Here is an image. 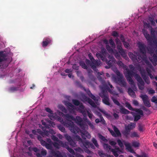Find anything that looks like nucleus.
Wrapping results in <instances>:
<instances>
[{
  "label": "nucleus",
  "instance_id": "nucleus-1",
  "mask_svg": "<svg viewBox=\"0 0 157 157\" xmlns=\"http://www.w3.org/2000/svg\"><path fill=\"white\" fill-rule=\"evenodd\" d=\"M107 52L106 50L105 49H102L100 53L97 52L96 55L99 59L101 60L103 62H105L108 65V66H106L105 68H109L112 66V63H115L116 59L113 57L109 56V60H108L105 56Z\"/></svg>",
  "mask_w": 157,
  "mask_h": 157
},
{
  "label": "nucleus",
  "instance_id": "nucleus-2",
  "mask_svg": "<svg viewBox=\"0 0 157 157\" xmlns=\"http://www.w3.org/2000/svg\"><path fill=\"white\" fill-rule=\"evenodd\" d=\"M128 55L129 58L134 62H138L140 63L144 61V57H146V55H140L138 52H136L135 54H134L132 52L128 53Z\"/></svg>",
  "mask_w": 157,
  "mask_h": 157
},
{
  "label": "nucleus",
  "instance_id": "nucleus-3",
  "mask_svg": "<svg viewBox=\"0 0 157 157\" xmlns=\"http://www.w3.org/2000/svg\"><path fill=\"white\" fill-rule=\"evenodd\" d=\"M99 95L102 98V101L104 104L110 106H111L109 102V94L106 90H103Z\"/></svg>",
  "mask_w": 157,
  "mask_h": 157
},
{
  "label": "nucleus",
  "instance_id": "nucleus-4",
  "mask_svg": "<svg viewBox=\"0 0 157 157\" xmlns=\"http://www.w3.org/2000/svg\"><path fill=\"white\" fill-rule=\"evenodd\" d=\"M63 124L65 126L68 127L71 132L75 134L78 133L81 131L79 128L75 125L74 122L72 121L63 122Z\"/></svg>",
  "mask_w": 157,
  "mask_h": 157
},
{
  "label": "nucleus",
  "instance_id": "nucleus-5",
  "mask_svg": "<svg viewBox=\"0 0 157 157\" xmlns=\"http://www.w3.org/2000/svg\"><path fill=\"white\" fill-rule=\"evenodd\" d=\"M143 34L144 37L147 41L148 43H149L150 45H152L153 44L152 42L156 47L157 48V40L155 39L152 41V38L148 33L147 31L145 29H143L142 30Z\"/></svg>",
  "mask_w": 157,
  "mask_h": 157
},
{
  "label": "nucleus",
  "instance_id": "nucleus-6",
  "mask_svg": "<svg viewBox=\"0 0 157 157\" xmlns=\"http://www.w3.org/2000/svg\"><path fill=\"white\" fill-rule=\"evenodd\" d=\"M72 101L73 104L75 105L76 106L79 105V108L78 110L80 113L82 114L83 117H86L87 116L85 109V107L83 105L82 103H80L78 100L76 99H73Z\"/></svg>",
  "mask_w": 157,
  "mask_h": 157
},
{
  "label": "nucleus",
  "instance_id": "nucleus-7",
  "mask_svg": "<svg viewBox=\"0 0 157 157\" xmlns=\"http://www.w3.org/2000/svg\"><path fill=\"white\" fill-rule=\"evenodd\" d=\"M75 122L78 125L80 126L81 128L83 129L88 127V125L86 124L85 122L82 118L80 116H77L75 118V120H74Z\"/></svg>",
  "mask_w": 157,
  "mask_h": 157
},
{
  "label": "nucleus",
  "instance_id": "nucleus-8",
  "mask_svg": "<svg viewBox=\"0 0 157 157\" xmlns=\"http://www.w3.org/2000/svg\"><path fill=\"white\" fill-rule=\"evenodd\" d=\"M135 78L137 81L139 82L138 86L139 89L143 90L144 88V83L140 76L138 74H136L135 76Z\"/></svg>",
  "mask_w": 157,
  "mask_h": 157
},
{
  "label": "nucleus",
  "instance_id": "nucleus-9",
  "mask_svg": "<svg viewBox=\"0 0 157 157\" xmlns=\"http://www.w3.org/2000/svg\"><path fill=\"white\" fill-rule=\"evenodd\" d=\"M113 129L114 131L110 128L108 129V130L113 136L117 137H121V135L120 131L116 126H113Z\"/></svg>",
  "mask_w": 157,
  "mask_h": 157
},
{
  "label": "nucleus",
  "instance_id": "nucleus-10",
  "mask_svg": "<svg viewBox=\"0 0 157 157\" xmlns=\"http://www.w3.org/2000/svg\"><path fill=\"white\" fill-rule=\"evenodd\" d=\"M113 129L114 131L110 128L108 129V130L113 136L117 137H121V135L120 131L116 126H113Z\"/></svg>",
  "mask_w": 157,
  "mask_h": 157
},
{
  "label": "nucleus",
  "instance_id": "nucleus-11",
  "mask_svg": "<svg viewBox=\"0 0 157 157\" xmlns=\"http://www.w3.org/2000/svg\"><path fill=\"white\" fill-rule=\"evenodd\" d=\"M138 48L140 52L143 54L146 55L147 47L143 43L141 42H139L138 44Z\"/></svg>",
  "mask_w": 157,
  "mask_h": 157
},
{
  "label": "nucleus",
  "instance_id": "nucleus-12",
  "mask_svg": "<svg viewBox=\"0 0 157 157\" xmlns=\"http://www.w3.org/2000/svg\"><path fill=\"white\" fill-rule=\"evenodd\" d=\"M141 98L142 99L143 102L145 106L147 107H151V104L149 100L148 97L146 95H143L140 96Z\"/></svg>",
  "mask_w": 157,
  "mask_h": 157
},
{
  "label": "nucleus",
  "instance_id": "nucleus-13",
  "mask_svg": "<svg viewBox=\"0 0 157 157\" xmlns=\"http://www.w3.org/2000/svg\"><path fill=\"white\" fill-rule=\"evenodd\" d=\"M114 149H112L111 151L115 157H118L119 154L122 152L121 149L118 147L115 146Z\"/></svg>",
  "mask_w": 157,
  "mask_h": 157
},
{
  "label": "nucleus",
  "instance_id": "nucleus-14",
  "mask_svg": "<svg viewBox=\"0 0 157 157\" xmlns=\"http://www.w3.org/2000/svg\"><path fill=\"white\" fill-rule=\"evenodd\" d=\"M52 39L48 37H45L42 42V45L43 47H45L48 45L52 44Z\"/></svg>",
  "mask_w": 157,
  "mask_h": 157
},
{
  "label": "nucleus",
  "instance_id": "nucleus-15",
  "mask_svg": "<svg viewBox=\"0 0 157 157\" xmlns=\"http://www.w3.org/2000/svg\"><path fill=\"white\" fill-rule=\"evenodd\" d=\"M67 144V143H65V144L64 146V147L66 148L68 151L71 154H70V155H72L74 156L75 157H76V154H79V153H75L74 150L70 148L69 146ZM69 155H68V156Z\"/></svg>",
  "mask_w": 157,
  "mask_h": 157
},
{
  "label": "nucleus",
  "instance_id": "nucleus-16",
  "mask_svg": "<svg viewBox=\"0 0 157 157\" xmlns=\"http://www.w3.org/2000/svg\"><path fill=\"white\" fill-rule=\"evenodd\" d=\"M91 61V64L90 66L94 70L96 69V66H98L100 64V63L98 60H96L94 59Z\"/></svg>",
  "mask_w": 157,
  "mask_h": 157
},
{
  "label": "nucleus",
  "instance_id": "nucleus-17",
  "mask_svg": "<svg viewBox=\"0 0 157 157\" xmlns=\"http://www.w3.org/2000/svg\"><path fill=\"white\" fill-rule=\"evenodd\" d=\"M57 142H55L52 143L55 147L58 149L59 148L60 146L64 147L65 143H64L61 140H59Z\"/></svg>",
  "mask_w": 157,
  "mask_h": 157
},
{
  "label": "nucleus",
  "instance_id": "nucleus-18",
  "mask_svg": "<svg viewBox=\"0 0 157 157\" xmlns=\"http://www.w3.org/2000/svg\"><path fill=\"white\" fill-rule=\"evenodd\" d=\"M66 105L67 106L70 107L71 108H68V110L69 112L73 114H75V106H74L71 103L69 102L67 103Z\"/></svg>",
  "mask_w": 157,
  "mask_h": 157
},
{
  "label": "nucleus",
  "instance_id": "nucleus-19",
  "mask_svg": "<svg viewBox=\"0 0 157 157\" xmlns=\"http://www.w3.org/2000/svg\"><path fill=\"white\" fill-rule=\"evenodd\" d=\"M126 73L125 74V77L126 78L132 77L133 75L134 72L130 70L127 67L125 69Z\"/></svg>",
  "mask_w": 157,
  "mask_h": 157
},
{
  "label": "nucleus",
  "instance_id": "nucleus-20",
  "mask_svg": "<svg viewBox=\"0 0 157 157\" xmlns=\"http://www.w3.org/2000/svg\"><path fill=\"white\" fill-rule=\"evenodd\" d=\"M150 60L154 66L157 64V55L156 54H154Z\"/></svg>",
  "mask_w": 157,
  "mask_h": 157
},
{
  "label": "nucleus",
  "instance_id": "nucleus-21",
  "mask_svg": "<svg viewBox=\"0 0 157 157\" xmlns=\"http://www.w3.org/2000/svg\"><path fill=\"white\" fill-rule=\"evenodd\" d=\"M85 100L93 107L96 108L97 107V105L90 98L86 97Z\"/></svg>",
  "mask_w": 157,
  "mask_h": 157
},
{
  "label": "nucleus",
  "instance_id": "nucleus-22",
  "mask_svg": "<svg viewBox=\"0 0 157 157\" xmlns=\"http://www.w3.org/2000/svg\"><path fill=\"white\" fill-rule=\"evenodd\" d=\"M87 94L88 96L93 99L95 102V103L98 104L97 102L98 101V99L95 97L92 94L90 90H89L87 92Z\"/></svg>",
  "mask_w": 157,
  "mask_h": 157
},
{
  "label": "nucleus",
  "instance_id": "nucleus-23",
  "mask_svg": "<svg viewBox=\"0 0 157 157\" xmlns=\"http://www.w3.org/2000/svg\"><path fill=\"white\" fill-rule=\"evenodd\" d=\"M64 116L68 121H71V120L74 121L75 120V117L73 116L70 115L69 114H65Z\"/></svg>",
  "mask_w": 157,
  "mask_h": 157
},
{
  "label": "nucleus",
  "instance_id": "nucleus-24",
  "mask_svg": "<svg viewBox=\"0 0 157 157\" xmlns=\"http://www.w3.org/2000/svg\"><path fill=\"white\" fill-rule=\"evenodd\" d=\"M136 125V124L135 123H131L128 124L127 126H125V127L128 130L131 131L133 129Z\"/></svg>",
  "mask_w": 157,
  "mask_h": 157
},
{
  "label": "nucleus",
  "instance_id": "nucleus-25",
  "mask_svg": "<svg viewBox=\"0 0 157 157\" xmlns=\"http://www.w3.org/2000/svg\"><path fill=\"white\" fill-rule=\"evenodd\" d=\"M130 131L128 130L125 127V130L122 131V133L126 138H128L129 135L130 134Z\"/></svg>",
  "mask_w": 157,
  "mask_h": 157
},
{
  "label": "nucleus",
  "instance_id": "nucleus-26",
  "mask_svg": "<svg viewBox=\"0 0 157 157\" xmlns=\"http://www.w3.org/2000/svg\"><path fill=\"white\" fill-rule=\"evenodd\" d=\"M117 49L119 52L121 54V55L123 56L125 55V52L124 49L122 48L121 45V44H118L117 45Z\"/></svg>",
  "mask_w": 157,
  "mask_h": 157
},
{
  "label": "nucleus",
  "instance_id": "nucleus-27",
  "mask_svg": "<svg viewBox=\"0 0 157 157\" xmlns=\"http://www.w3.org/2000/svg\"><path fill=\"white\" fill-rule=\"evenodd\" d=\"M48 117L52 121H54L57 119V115L56 113H55L54 114L53 112L52 114H50L48 115Z\"/></svg>",
  "mask_w": 157,
  "mask_h": 157
},
{
  "label": "nucleus",
  "instance_id": "nucleus-28",
  "mask_svg": "<svg viewBox=\"0 0 157 157\" xmlns=\"http://www.w3.org/2000/svg\"><path fill=\"white\" fill-rule=\"evenodd\" d=\"M118 82L119 85L121 86L125 87L126 86V83L125 81L122 79V77L118 79Z\"/></svg>",
  "mask_w": 157,
  "mask_h": 157
},
{
  "label": "nucleus",
  "instance_id": "nucleus-29",
  "mask_svg": "<svg viewBox=\"0 0 157 157\" xmlns=\"http://www.w3.org/2000/svg\"><path fill=\"white\" fill-rule=\"evenodd\" d=\"M45 128L44 127H42V129L44 131V132H43L40 130H39L41 132V133H40V134H41L42 136H48L49 135V132L47 131H46Z\"/></svg>",
  "mask_w": 157,
  "mask_h": 157
},
{
  "label": "nucleus",
  "instance_id": "nucleus-30",
  "mask_svg": "<svg viewBox=\"0 0 157 157\" xmlns=\"http://www.w3.org/2000/svg\"><path fill=\"white\" fill-rule=\"evenodd\" d=\"M124 144L126 147V149L131 152H132V151H133V150L130 144L129 143H126L124 142Z\"/></svg>",
  "mask_w": 157,
  "mask_h": 157
},
{
  "label": "nucleus",
  "instance_id": "nucleus-31",
  "mask_svg": "<svg viewBox=\"0 0 157 157\" xmlns=\"http://www.w3.org/2000/svg\"><path fill=\"white\" fill-rule=\"evenodd\" d=\"M103 147L104 148L108 151H111L112 149L111 148V147L107 144H104Z\"/></svg>",
  "mask_w": 157,
  "mask_h": 157
},
{
  "label": "nucleus",
  "instance_id": "nucleus-32",
  "mask_svg": "<svg viewBox=\"0 0 157 157\" xmlns=\"http://www.w3.org/2000/svg\"><path fill=\"white\" fill-rule=\"evenodd\" d=\"M144 59V61L145 63H146L148 67L150 68H151L152 67V65L151 63L147 60V56L146 57L145 56Z\"/></svg>",
  "mask_w": 157,
  "mask_h": 157
},
{
  "label": "nucleus",
  "instance_id": "nucleus-33",
  "mask_svg": "<svg viewBox=\"0 0 157 157\" xmlns=\"http://www.w3.org/2000/svg\"><path fill=\"white\" fill-rule=\"evenodd\" d=\"M52 154L55 157H63L59 151L53 152Z\"/></svg>",
  "mask_w": 157,
  "mask_h": 157
},
{
  "label": "nucleus",
  "instance_id": "nucleus-34",
  "mask_svg": "<svg viewBox=\"0 0 157 157\" xmlns=\"http://www.w3.org/2000/svg\"><path fill=\"white\" fill-rule=\"evenodd\" d=\"M81 132V133L82 134V138H83V136L84 135L86 136V137H87L88 139H90L91 137L90 135V133L86 131H85L84 132H82L81 131L80 132Z\"/></svg>",
  "mask_w": 157,
  "mask_h": 157
},
{
  "label": "nucleus",
  "instance_id": "nucleus-35",
  "mask_svg": "<svg viewBox=\"0 0 157 157\" xmlns=\"http://www.w3.org/2000/svg\"><path fill=\"white\" fill-rule=\"evenodd\" d=\"M120 112L122 114H126L129 113L130 112L125 108H123L120 109Z\"/></svg>",
  "mask_w": 157,
  "mask_h": 157
},
{
  "label": "nucleus",
  "instance_id": "nucleus-36",
  "mask_svg": "<svg viewBox=\"0 0 157 157\" xmlns=\"http://www.w3.org/2000/svg\"><path fill=\"white\" fill-rule=\"evenodd\" d=\"M82 143L84 147L87 148L89 147L90 143L87 140H83Z\"/></svg>",
  "mask_w": 157,
  "mask_h": 157
},
{
  "label": "nucleus",
  "instance_id": "nucleus-37",
  "mask_svg": "<svg viewBox=\"0 0 157 157\" xmlns=\"http://www.w3.org/2000/svg\"><path fill=\"white\" fill-rule=\"evenodd\" d=\"M128 93L131 96L134 97L135 95V92L130 88L128 89Z\"/></svg>",
  "mask_w": 157,
  "mask_h": 157
},
{
  "label": "nucleus",
  "instance_id": "nucleus-38",
  "mask_svg": "<svg viewBox=\"0 0 157 157\" xmlns=\"http://www.w3.org/2000/svg\"><path fill=\"white\" fill-rule=\"evenodd\" d=\"M79 64L84 69H87L88 67L85 62L82 61L79 62Z\"/></svg>",
  "mask_w": 157,
  "mask_h": 157
},
{
  "label": "nucleus",
  "instance_id": "nucleus-39",
  "mask_svg": "<svg viewBox=\"0 0 157 157\" xmlns=\"http://www.w3.org/2000/svg\"><path fill=\"white\" fill-rule=\"evenodd\" d=\"M117 142L118 145L119 146L120 148L122 149H123L124 148V146L123 143L121 141V140L119 139H118L117 140Z\"/></svg>",
  "mask_w": 157,
  "mask_h": 157
},
{
  "label": "nucleus",
  "instance_id": "nucleus-40",
  "mask_svg": "<svg viewBox=\"0 0 157 157\" xmlns=\"http://www.w3.org/2000/svg\"><path fill=\"white\" fill-rule=\"evenodd\" d=\"M92 141L93 143L94 144V145L98 148H99V146L98 143L97 142V140L94 138H93L92 139Z\"/></svg>",
  "mask_w": 157,
  "mask_h": 157
},
{
  "label": "nucleus",
  "instance_id": "nucleus-41",
  "mask_svg": "<svg viewBox=\"0 0 157 157\" xmlns=\"http://www.w3.org/2000/svg\"><path fill=\"white\" fill-rule=\"evenodd\" d=\"M98 115L99 116L100 119H101V123L103 124H105L106 123L105 121L104 120L103 117H102L101 114L100 113H98Z\"/></svg>",
  "mask_w": 157,
  "mask_h": 157
},
{
  "label": "nucleus",
  "instance_id": "nucleus-42",
  "mask_svg": "<svg viewBox=\"0 0 157 157\" xmlns=\"http://www.w3.org/2000/svg\"><path fill=\"white\" fill-rule=\"evenodd\" d=\"M132 78V77H127L126 78L130 84L134 85V82Z\"/></svg>",
  "mask_w": 157,
  "mask_h": 157
},
{
  "label": "nucleus",
  "instance_id": "nucleus-43",
  "mask_svg": "<svg viewBox=\"0 0 157 157\" xmlns=\"http://www.w3.org/2000/svg\"><path fill=\"white\" fill-rule=\"evenodd\" d=\"M130 137L132 138L138 137H139L137 133L135 132H132L130 135Z\"/></svg>",
  "mask_w": 157,
  "mask_h": 157
},
{
  "label": "nucleus",
  "instance_id": "nucleus-44",
  "mask_svg": "<svg viewBox=\"0 0 157 157\" xmlns=\"http://www.w3.org/2000/svg\"><path fill=\"white\" fill-rule=\"evenodd\" d=\"M58 128L63 132H66L65 129V128L61 125H59L58 126Z\"/></svg>",
  "mask_w": 157,
  "mask_h": 157
},
{
  "label": "nucleus",
  "instance_id": "nucleus-45",
  "mask_svg": "<svg viewBox=\"0 0 157 157\" xmlns=\"http://www.w3.org/2000/svg\"><path fill=\"white\" fill-rule=\"evenodd\" d=\"M18 90V88L15 87H12L9 89V91L11 92H13Z\"/></svg>",
  "mask_w": 157,
  "mask_h": 157
},
{
  "label": "nucleus",
  "instance_id": "nucleus-46",
  "mask_svg": "<svg viewBox=\"0 0 157 157\" xmlns=\"http://www.w3.org/2000/svg\"><path fill=\"white\" fill-rule=\"evenodd\" d=\"M111 99H112V100H113V102H114V103L116 105H118V106H120V103L115 98H114L112 97V98H111Z\"/></svg>",
  "mask_w": 157,
  "mask_h": 157
},
{
  "label": "nucleus",
  "instance_id": "nucleus-47",
  "mask_svg": "<svg viewBox=\"0 0 157 157\" xmlns=\"http://www.w3.org/2000/svg\"><path fill=\"white\" fill-rule=\"evenodd\" d=\"M132 146L136 147L139 146L140 144L139 142L136 141H134L132 142Z\"/></svg>",
  "mask_w": 157,
  "mask_h": 157
},
{
  "label": "nucleus",
  "instance_id": "nucleus-48",
  "mask_svg": "<svg viewBox=\"0 0 157 157\" xmlns=\"http://www.w3.org/2000/svg\"><path fill=\"white\" fill-rule=\"evenodd\" d=\"M117 64L118 66L124 68L126 66H124V63H122L121 61L120 60L118 61L117 62Z\"/></svg>",
  "mask_w": 157,
  "mask_h": 157
},
{
  "label": "nucleus",
  "instance_id": "nucleus-49",
  "mask_svg": "<svg viewBox=\"0 0 157 157\" xmlns=\"http://www.w3.org/2000/svg\"><path fill=\"white\" fill-rule=\"evenodd\" d=\"M28 149L29 151H31V150H32L36 152L39 151V149L36 147H33L32 148H31L30 147H29Z\"/></svg>",
  "mask_w": 157,
  "mask_h": 157
},
{
  "label": "nucleus",
  "instance_id": "nucleus-50",
  "mask_svg": "<svg viewBox=\"0 0 157 157\" xmlns=\"http://www.w3.org/2000/svg\"><path fill=\"white\" fill-rule=\"evenodd\" d=\"M86 114L87 113L88 116L90 118V119H92V117L93 116V114L91 113V112L89 110H87L86 111ZM87 115V114H86Z\"/></svg>",
  "mask_w": 157,
  "mask_h": 157
},
{
  "label": "nucleus",
  "instance_id": "nucleus-51",
  "mask_svg": "<svg viewBox=\"0 0 157 157\" xmlns=\"http://www.w3.org/2000/svg\"><path fill=\"white\" fill-rule=\"evenodd\" d=\"M69 143L70 145L72 147H75L76 146V143L75 141H74L73 140L69 142Z\"/></svg>",
  "mask_w": 157,
  "mask_h": 157
},
{
  "label": "nucleus",
  "instance_id": "nucleus-52",
  "mask_svg": "<svg viewBox=\"0 0 157 157\" xmlns=\"http://www.w3.org/2000/svg\"><path fill=\"white\" fill-rule=\"evenodd\" d=\"M145 82L147 83V84H149L150 83V80L148 76H144L143 78Z\"/></svg>",
  "mask_w": 157,
  "mask_h": 157
},
{
  "label": "nucleus",
  "instance_id": "nucleus-53",
  "mask_svg": "<svg viewBox=\"0 0 157 157\" xmlns=\"http://www.w3.org/2000/svg\"><path fill=\"white\" fill-rule=\"evenodd\" d=\"M65 137L68 142L71 141V140H72L71 137L67 134H66L65 135Z\"/></svg>",
  "mask_w": 157,
  "mask_h": 157
},
{
  "label": "nucleus",
  "instance_id": "nucleus-54",
  "mask_svg": "<svg viewBox=\"0 0 157 157\" xmlns=\"http://www.w3.org/2000/svg\"><path fill=\"white\" fill-rule=\"evenodd\" d=\"M98 78L99 81L101 82V83L103 84V85H104L105 83V80L103 79L102 78L100 75L98 76Z\"/></svg>",
  "mask_w": 157,
  "mask_h": 157
},
{
  "label": "nucleus",
  "instance_id": "nucleus-55",
  "mask_svg": "<svg viewBox=\"0 0 157 157\" xmlns=\"http://www.w3.org/2000/svg\"><path fill=\"white\" fill-rule=\"evenodd\" d=\"M109 42L110 44L111 45L112 48H114L115 46V44L114 42L113 41L112 39H110L109 40Z\"/></svg>",
  "mask_w": 157,
  "mask_h": 157
},
{
  "label": "nucleus",
  "instance_id": "nucleus-56",
  "mask_svg": "<svg viewBox=\"0 0 157 157\" xmlns=\"http://www.w3.org/2000/svg\"><path fill=\"white\" fill-rule=\"evenodd\" d=\"M106 48L108 51L109 52H113V51L112 48L110 46L109 44H107L106 45Z\"/></svg>",
  "mask_w": 157,
  "mask_h": 157
},
{
  "label": "nucleus",
  "instance_id": "nucleus-57",
  "mask_svg": "<svg viewBox=\"0 0 157 157\" xmlns=\"http://www.w3.org/2000/svg\"><path fill=\"white\" fill-rule=\"evenodd\" d=\"M126 106L130 110H134V109L132 108L131 105L128 103H126Z\"/></svg>",
  "mask_w": 157,
  "mask_h": 157
},
{
  "label": "nucleus",
  "instance_id": "nucleus-58",
  "mask_svg": "<svg viewBox=\"0 0 157 157\" xmlns=\"http://www.w3.org/2000/svg\"><path fill=\"white\" fill-rule=\"evenodd\" d=\"M149 20L151 22V24L153 26H154L155 25V21H154L153 19L152 18V17H151L149 18Z\"/></svg>",
  "mask_w": 157,
  "mask_h": 157
},
{
  "label": "nucleus",
  "instance_id": "nucleus-59",
  "mask_svg": "<svg viewBox=\"0 0 157 157\" xmlns=\"http://www.w3.org/2000/svg\"><path fill=\"white\" fill-rule=\"evenodd\" d=\"M112 35L114 37H117L119 36V34L116 31H113L112 33Z\"/></svg>",
  "mask_w": 157,
  "mask_h": 157
},
{
  "label": "nucleus",
  "instance_id": "nucleus-60",
  "mask_svg": "<svg viewBox=\"0 0 157 157\" xmlns=\"http://www.w3.org/2000/svg\"><path fill=\"white\" fill-rule=\"evenodd\" d=\"M98 136L100 139L104 141H107L106 139H105V137L100 134H98Z\"/></svg>",
  "mask_w": 157,
  "mask_h": 157
},
{
  "label": "nucleus",
  "instance_id": "nucleus-61",
  "mask_svg": "<svg viewBox=\"0 0 157 157\" xmlns=\"http://www.w3.org/2000/svg\"><path fill=\"white\" fill-rule=\"evenodd\" d=\"M45 146L47 149H48L51 150L52 148V145L51 144L47 143H46Z\"/></svg>",
  "mask_w": 157,
  "mask_h": 157
},
{
  "label": "nucleus",
  "instance_id": "nucleus-62",
  "mask_svg": "<svg viewBox=\"0 0 157 157\" xmlns=\"http://www.w3.org/2000/svg\"><path fill=\"white\" fill-rule=\"evenodd\" d=\"M76 151L79 152L80 153H82L84 152L83 150L80 147H78L74 149Z\"/></svg>",
  "mask_w": 157,
  "mask_h": 157
},
{
  "label": "nucleus",
  "instance_id": "nucleus-63",
  "mask_svg": "<svg viewBox=\"0 0 157 157\" xmlns=\"http://www.w3.org/2000/svg\"><path fill=\"white\" fill-rule=\"evenodd\" d=\"M140 74L143 78L144 77V76H147L146 75V71L144 70H141L140 71Z\"/></svg>",
  "mask_w": 157,
  "mask_h": 157
},
{
  "label": "nucleus",
  "instance_id": "nucleus-64",
  "mask_svg": "<svg viewBox=\"0 0 157 157\" xmlns=\"http://www.w3.org/2000/svg\"><path fill=\"white\" fill-rule=\"evenodd\" d=\"M123 43L124 46L126 48H128L130 46L128 43L127 42L124 41Z\"/></svg>",
  "mask_w": 157,
  "mask_h": 157
}]
</instances>
